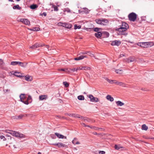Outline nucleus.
<instances>
[{
    "mask_svg": "<svg viewBox=\"0 0 154 154\" xmlns=\"http://www.w3.org/2000/svg\"><path fill=\"white\" fill-rule=\"evenodd\" d=\"M129 28L128 24L125 22H122V25L120 26V27L117 29L116 30L120 32L125 31Z\"/></svg>",
    "mask_w": 154,
    "mask_h": 154,
    "instance_id": "obj_1",
    "label": "nucleus"
},
{
    "mask_svg": "<svg viewBox=\"0 0 154 154\" xmlns=\"http://www.w3.org/2000/svg\"><path fill=\"white\" fill-rule=\"evenodd\" d=\"M6 132L17 137L23 138L24 137V135L23 134L14 131H11L10 132Z\"/></svg>",
    "mask_w": 154,
    "mask_h": 154,
    "instance_id": "obj_2",
    "label": "nucleus"
},
{
    "mask_svg": "<svg viewBox=\"0 0 154 154\" xmlns=\"http://www.w3.org/2000/svg\"><path fill=\"white\" fill-rule=\"evenodd\" d=\"M128 17L130 20L133 22H134L137 18V15L134 12H132L129 14Z\"/></svg>",
    "mask_w": 154,
    "mask_h": 154,
    "instance_id": "obj_3",
    "label": "nucleus"
},
{
    "mask_svg": "<svg viewBox=\"0 0 154 154\" xmlns=\"http://www.w3.org/2000/svg\"><path fill=\"white\" fill-rule=\"evenodd\" d=\"M87 69L88 70H90L91 69V68L89 67H85V66H82V67H78L77 68L75 69V68L72 69H71V70L73 72L76 71H77L79 70H82V69Z\"/></svg>",
    "mask_w": 154,
    "mask_h": 154,
    "instance_id": "obj_4",
    "label": "nucleus"
},
{
    "mask_svg": "<svg viewBox=\"0 0 154 154\" xmlns=\"http://www.w3.org/2000/svg\"><path fill=\"white\" fill-rule=\"evenodd\" d=\"M59 25L63 26V27H65L67 29H70L72 27V25L69 23H59Z\"/></svg>",
    "mask_w": 154,
    "mask_h": 154,
    "instance_id": "obj_5",
    "label": "nucleus"
},
{
    "mask_svg": "<svg viewBox=\"0 0 154 154\" xmlns=\"http://www.w3.org/2000/svg\"><path fill=\"white\" fill-rule=\"evenodd\" d=\"M89 98L90 99V101L91 102H97L99 100L98 98L94 97L92 95H90Z\"/></svg>",
    "mask_w": 154,
    "mask_h": 154,
    "instance_id": "obj_6",
    "label": "nucleus"
},
{
    "mask_svg": "<svg viewBox=\"0 0 154 154\" xmlns=\"http://www.w3.org/2000/svg\"><path fill=\"white\" fill-rule=\"evenodd\" d=\"M20 22L24 23L25 25H30V22L27 19H20Z\"/></svg>",
    "mask_w": 154,
    "mask_h": 154,
    "instance_id": "obj_7",
    "label": "nucleus"
},
{
    "mask_svg": "<svg viewBox=\"0 0 154 154\" xmlns=\"http://www.w3.org/2000/svg\"><path fill=\"white\" fill-rule=\"evenodd\" d=\"M53 145L55 146H58L59 147H65L66 148L67 147V146L61 143H54L52 144Z\"/></svg>",
    "mask_w": 154,
    "mask_h": 154,
    "instance_id": "obj_8",
    "label": "nucleus"
},
{
    "mask_svg": "<svg viewBox=\"0 0 154 154\" xmlns=\"http://www.w3.org/2000/svg\"><path fill=\"white\" fill-rule=\"evenodd\" d=\"M121 42L119 41L115 40L112 42L111 45L113 46L116 45L119 46L121 44Z\"/></svg>",
    "mask_w": 154,
    "mask_h": 154,
    "instance_id": "obj_9",
    "label": "nucleus"
},
{
    "mask_svg": "<svg viewBox=\"0 0 154 154\" xmlns=\"http://www.w3.org/2000/svg\"><path fill=\"white\" fill-rule=\"evenodd\" d=\"M66 115H67L70 116H72L74 117H76L78 118H80V115L78 114H71L66 113L65 114Z\"/></svg>",
    "mask_w": 154,
    "mask_h": 154,
    "instance_id": "obj_10",
    "label": "nucleus"
},
{
    "mask_svg": "<svg viewBox=\"0 0 154 154\" xmlns=\"http://www.w3.org/2000/svg\"><path fill=\"white\" fill-rule=\"evenodd\" d=\"M47 95H41L39 97V99L40 100H46L48 98Z\"/></svg>",
    "mask_w": 154,
    "mask_h": 154,
    "instance_id": "obj_11",
    "label": "nucleus"
},
{
    "mask_svg": "<svg viewBox=\"0 0 154 154\" xmlns=\"http://www.w3.org/2000/svg\"><path fill=\"white\" fill-rule=\"evenodd\" d=\"M55 135L58 138H61V139H66V136H64L60 134L57 133H55Z\"/></svg>",
    "mask_w": 154,
    "mask_h": 154,
    "instance_id": "obj_12",
    "label": "nucleus"
},
{
    "mask_svg": "<svg viewBox=\"0 0 154 154\" xmlns=\"http://www.w3.org/2000/svg\"><path fill=\"white\" fill-rule=\"evenodd\" d=\"M25 79L29 82H31L32 80V76L29 75H26L25 77Z\"/></svg>",
    "mask_w": 154,
    "mask_h": 154,
    "instance_id": "obj_13",
    "label": "nucleus"
},
{
    "mask_svg": "<svg viewBox=\"0 0 154 154\" xmlns=\"http://www.w3.org/2000/svg\"><path fill=\"white\" fill-rule=\"evenodd\" d=\"M18 64L21 67H25L27 64V63L18 62Z\"/></svg>",
    "mask_w": 154,
    "mask_h": 154,
    "instance_id": "obj_14",
    "label": "nucleus"
},
{
    "mask_svg": "<svg viewBox=\"0 0 154 154\" xmlns=\"http://www.w3.org/2000/svg\"><path fill=\"white\" fill-rule=\"evenodd\" d=\"M15 76L19 77L20 78H21L22 77H24V76L22 75V74L19 72H15L13 74Z\"/></svg>",
    "mask_w": 154,
    "mask_h": 154,
    "instance_id": "obj_15",
    "label": "nucleus"
},
{
    "mask_svg": "<svg viewBox=\"0 0 154 154\" xmlns=\"http://www.w3.org/2000/svg\"><path fill=\"white\" fill-rule=\"evenodd\" d=\"M102 33L100 32H99L95 33L94 35L96 37L99 38L102 36Z\"/></svg>",
    "mask_w": 154,
    "mask_h": 154,
    "instance_id": "obj_16",
    "label": "nucleus"
},
{
    "mask_svg": "<svg viewBox=\"0 0 154 154\" xmlns=\"http://www.w3.org/2000/svg\"><path fill=\"white\" fill-rule=\"evenodd\" d=\"M135 59L133 57H129L126 59V62L129 63L134 61L135 60Z\"/></svg>",
    "mask_w": 154,
    "mask_h": 154,
    "instance_id": "obj_17",
    "label": "nucleus"
},
{
    "mask_svg": "<svg viewBox=\"0 0 154 154\" xmlns=\"http://www.w3.org/2000/svg\"><path fill=\"white\" fill-rule=\"evenodd\" d=\"M146 47H149L153 45L154 43L152 42H146Z\"/></svg>",
    "mask_w": 154,
    "mask_h": 154,
    "instance_id": "obj_18",
    "label": "nucleus"
},
{
    "mask_svg": "<svg viewBox=\"0 0 154 154\" xmlns=\"http://www.w3.org/2000/svg\"><path fill=\"white\" fill-rule=\"evenodd\" d=\"M25 94H21L20 95V97L21 101H23L26 98V97L25 96Z\"/></svg>",
    "mask_w": 154,
    "mask_h": 154,
    "instance_id": "obj_19",
    "label": "nucleus"
},
{
    "mask_svg": "<svg viewBox=\"0 0 154 154\" xmlns=\"http://www.w3.org/2000/svg\"><path fill=\"white\" fill-rule=\"evenodd\" d=\"M106 99L111 102H112L114 100L113 98L110 95H107L106 97Z\"/></svg>",
    "mask_w": 154,
    "mask_h": 154,
    "instance_id": "obj_20",
    "label": "nucleus"
},
{
    "mask_svg": "<svg viewBox=\"0 0 154 154\" xmlns=\"http://www.w3.org/2000/svg\"><path fill=\"white\" fill-rule=\"evenodd\" d=\"M146 42H142V43H140L137 44V45L138 46H140L141 47H143V48H146Z\"/></svg>",
    "mask_w": 154,
    "mask_h": 154,
    "instance_id": "obj_21",
    "label": "nucleus"
},
{
    "mask_svg": "<svg viewBox=\"0 0 154 154\" xmlns=\"http://www.w3.org/2000/svg\"><path fill=\"white\" fill-rule=\"evenodd\" d=\"M72 143L74 145L79 144H80V142L78 141L77 139L75 138H74V140L72 141Z\"/></svg>",
    "mask_w": 154,
    "mask_h": 154,
    "instance_id": "obj_22",
    "label": "nucleus"
},
{
    "mask_svg": "<svg viewBox=\"0 0 154 154\" xmlns=\"http://www.w3.org/2000/svg\"><path fill=\"white\" fill-rule=\"evenodd\" d=\"M117 105L118 106H122L124 105V103L120 101H118L116 102Z\"/></svg>",
    "mask_w": 154,
    "mask_h": 154,
    "instance_id": "obj_23",
    "label": "nucleus"
},
{
    "mask_svg": "<svg viewBox=\"0 0 154 154\" xmlns=\"http://www.w3.org/2000/svg\"><path fill=\"white\" fill-rule=\"evenodd\" d=\"M95 22L96 23L98 24H100V25H102V19H96L95 20Z\"/></svg>",
    "mask_w": 154,
    "mask_h": 154,
    "instance_id": "obj_24",
    "label": "nucleus"
},
{
    "mask_svg": "<svg viewBox=\"0 0 154 154\" xmlns=\"http://www.w3.org/2000/svg\"><path fill=\"white\" fill-rule=\"evenodd\" d=\"M102 25H105L106 24L108 23V20H107L102 19Z\"/></svg>",
    "mask_w": 154,
    "mask_h": 154,
    "instance_id": "obj_25",
    "label": "nucleus"
},
{
    "mask_svg": "<svg viewBox=\"0 0 154 154\" xmlns=\"http://www.w3.org/2000/svg\"><path fill=\"white\" fill-rule=\"evenodd\" d=\"M117 85H119L120 86H122L124 87H126V85L125 83L121 82H117Z\"/></svg>",
    "mask_w": 154,
    "mask_h": 154,
    "instance_id": "obj_26",
    "label": "nucleus"
},
{
    "mask_svg": "<svg viewBox=\"0 0 154 154\" xmlns=\"http://www.w3.org/2000/svg\"><path fill=\"white\" fill-rule=\"evenodd\" d=\"M82 9V12L86 14L88 13L89 12V10L88 8H84Z\"/></svg>",
    "mask_w": 154,
    "mask_h": 154,
    "instance_id": "obj_27",
    "label": "nucleus"
},
{
    "mask_svg": "<svg viewBox=\"0 0 154 154\" xmlns=\"http://www.w3.org/2000/svg\"><path fill=\"white\" fill-rule=\"evenodd\" d=\"M148 129V127L145 124L143 125L142 126V129L146 131Z\"/></svg>",
    "mask_w": 154,
    "mask_h": 154,
    "instance_id": "obj_28",
    "label": "nucleus"
},
{
    "mask_svg": "<svg viewBox=\"0 0 154 154\" xmlns=\"http://www.w3.org/2000/svg\"><path fill=\"white\" fill-rule=\"evenodd\" d=\"M37 7V5L35 4H33L30 6V8L32 9H34Z\"/></svg>",
    "mask_w": 154,
    "mask_h": 154,
    "instance_id": "obj_29",
    "label": "nucleus"
},
{
    "mask_svg": "<svg viewBox=\"0 0 154 154\" xmlns=\"http://www.w3.org/2000/svg\"><path fill=\"white\" fill-rule=\"evenodd\" d=\"M13 8L14 9H17L20 10V9H21V8L20 7H19V5H16L14 6L13 7Z\"/></svg>",
    "mask_w": 154,
    "mask_h": 154,
    "instance_id": "obj_30",
    "label": "nucleus"
},
{
    "mask_svg": "<svg viewBox=\"0 0 154 154\" xmlns=\"http://www.w3.org/2000/svg\"><path fill=\"white\" fill-rule=\"evenodd\" d=\"M78 99L80 100H84L85 98L83 95H80L78 96Z\"/></svg>",
    "mask_w": 154,
    "mask_h": 154,
    "instance_id": "obj_31",
    "label": "nucleus"
},
{
    "mask_svg": "<svg viewBox=\"0 0 154 154\" xmlns=\"http://www.w3.org/2000/svg\"><path fill=\"white\" fill-rule=\"evenodd\" d=\"M80 118L81 119L84 120L85 121L89 122V119L88 118H85L84 117H83L82 116H81L80 115V118Z\"/></svg>",
    "mask_w": 154,
    "mask_h": 154,
    "instance_id": "obj_32",
    "label": "nucleus"
},
{
    "mask_svg": "<svg viewBox=\"0 0 154 154\" xmlns=\"http://www.w3.org/2000/svg\"><path fill=\"white\" fill-rule=\"evenodd\" d=\"M103 34L105 35V36L106 37H108L109 35V33L107 32H103Z\"/></svg>",
    "mask_w": 154,
    "mask_h": 154,
    "instance_id": "obj_33",
    "label": "nucleus"
},
{
    "mask_svg": "<svg viewBox=\"0 0 154 154\" xmlns=\"http://www.w3.org/2000/svg\"><path fill=\"white\" fill-rule=\"evenodd\" d=\"M18 62L17 61H12L11 62V65L14 66L18 64Z\"/></svg>",
    "mask_w": 154,
    "mask_h": 154,
    "instance_id": "obj_34",
    "label": "nucleus"
},
{
    "mask_svg": "<svg viewBox=\"0 0 154 154\" xmlns=\"http://www.w3.org/2000/svg\"><path fill=\"white\" fill-rule=\"evenodd\" d=\"M82 59H82V56H81L79 57H77L75 58H74V60H82Z\"/></svg>",
    "mask_w": 154,
    "mask_h": 154,
    "instance_id": "obj_35",
    "label": "nucleus"
},
{
    "mask_svg": "<svg viewBox=\"0 0 154 154\" xmlns=\"http://www.w3.org/2000/svg\"><path fill=\"white\" fill-rule=\"evenodd\" d=\"M122 147L120 146L119 145H118L116 144L115 145V149L117 150H119V149Z\"/></svg>",
    "mask_w": 154,
    "mask_h": 154,
    "instance_id": "obj_36",
    "label": "nucleus"
},
{
    "mask_svg": "<svg viewBox=\"0 0 154 154\" xmlns=\"http://www.w3.org/2000/svg\"><path fill=\"white\" fill-rule=\"evenodd\" d=\"M36 45H37V48L40 47L45 45L44 44H40L38 43H36Z\"/></svg>",
    "mask_w": 154,
    "mask_h": 154,
    "instance_id": "obj_37",
    "label": "nucleus"
},
{
    "mask_svg": "<svg viewBox=\"0 0 154 154\" xmlns=\"http://www.w3.org/2000/svg\"><path fill=\"white\" fill-rule=\"evenodd\" d=\"M81 26L79 25L77 26L76 24H75L74 25V29H79L81 28Z\"/></svg>",
    "mask_w": 154,
    "mask_h": 154,
    "instance_id": "obj_38",
    "label": "nucleus"
},
{
    "mask_svg": "<svg viewBox=\"0 0 154 154\" xmlns=\"http://www.w3.org/2000/svg\"><path fill=\"white\" fill-rule=\"evenodd\" d=\"M30 48L32 49H34L36 48H37V45H36V43L34 45L30 46Z\"/></svg>",
    "mask_w": 154,
    "mask_h": 154,
    "instance_id": "obj_39",
    "label": "nucleus"
},
{
    "mask_svg": "<svg viewBox=\"0 0 154 154\" xmlns=\"http://www.w3.org/2000/svg\"><path fill=\"white\" fill-rule=\"evenodd\" d=\"M31 30L34 31H38L40 30V28L38 27H35L33 28V29Z\"/></svg>",
    "mask_w": 154,
    "mask_h": 154,
    "instance_id": "obj_40",
    "label": "nucleus"
},
{
    "mask_svg": "<svg viewBox=\"0 0 154 154\" xmlns=\"http://www.w3.org/2000/svg\"><path fill=\"white\" fill-rule=\"evenodd\" d=\"M52 7L54 8V11H57L58 10V8L56 6L54 5L52 6Z\"/></svg>",
    "mask_w": 154,
    "mask_h": 154,
    "instance_id": "obj_41",
    "label": "nucleus"
},
{
    "mask_svg": "<svg viewBox=\"0 0 154 154\" xmlns=\"http://www.w3.org/2000/svg\"><path fill=\"white\" fill-rule=\"evenodd\" d=\"M88 53H89V51L82 52H80L78 54L79 55H80L81 54H87Z\"/></svg>",
    "mask_w": 154,
    "mask_h": 154,
    "instance_id": "obj_42",
    "label": "nucleus"
},
{
    "mask_svg": "<svg viewBox=\"0 0 154 154\" xmlns=\"http://www.w3.org/2000/svg\"><path fill=\"white\" fill-rule=\"evenodd\" d=\"M116 73L118 74H122V70L118 69L116 71Z\"/></svg>",
    "mask_w": 154,
    "mask_h": 154,
    "instance_id": "obj_43",
    "label": "nucleus"
},
{
    "mask_svg": "<svg viewBox=\"0 0 154 154\" xmlns=\"http://www.w3.org/2000/svg\"><path fill=\"white\" fill-rule=\"evenodd\" d=\"M24 117V116L23 115H20L17 116V119H22L23 117Z\"/></svg>",
    "mask_w": 154,
    "mask_h": 154,
    "instance_id": "obj_44",
    "label": "nucleus"
},
{
    "mask_svg": "<svg viewBox=\"0 0 154 154\" xmlns=\"http://www.w3.org/2000/svg\"><path fill=\"white\" fill-rule=\"evenodd\" d=\"M105 79L107 81V82L111 84H112V82H113V81H112V80H110L108 78H105Z\"/></svg>",
    "mask_w": 154,
    "mask_h": 154,
    "instance_id": "obj_45",
    "label": "nucleus"
},
{
    "mask_svg": "<svg viewBox=\"0 0 154 154\" xmlns=\"http://www.w3.org/2000/svg\"><path fill=\"white\" fill-rule=\"evenodd\" d=\"M0 137L1 139H3V141H5L6 140V138L5 137V136L3 135L1 136Z\"/></svg>",
    "mask_w": 154,
    "mask_h": 154,
    "instance_id": "obj_46",
    "label": "nucleus"
},
{
    "mask_svg": "<svg viewBox=\"0 0 154 154\" xmlns=\"http://www.w3.org/2000/svg\"><path fill=\"white\" fill-rule=\"evenodd\" d=\"M63 84L66 87H68L69 85V84L66 82H63Z\"/></svg>",
    "mask_w": 154,
    "mask_h": 154,
    "instance_id": "obj_47",
    "label": "nucleus"
},
{
    "mask_svg": "<svg viewBox=\"0 0 154 154\" xmlns=\"http://www.w3.org/2000/svg\"><path fill=\"white\" fill-rule=\"evenodd\" d=\"M23 103L24 104L28 105L29 104V102H28V101L26 100L24 101V100L23 101H22Z\"/></svg>",
    "mask_w": 154,
    "mask_h": 154,
    "instance_id": "obj_48",
    "label": "nucleus"
},
{
    "mask_svg": "<svg viewBox=\"0 0 154 154\" xmlns=\"http://www.w3.org/2000/svg\"><path fill=\"white\" fill-rule=\"evenodd\" d=\"M90 128L94 129L96 130H97V129L98 128L96 127L93 126H90Z\"/></svg>",
    "mask_w": 154,
    "mask_h": 154,
    "instance_id": "obj_49",
    "label": "nucleus"
},
{
    "mask_svg": "<svg viewBox=\"0 0 154 154\" xmlns=\"http://www.w3.org/2000/svg\"><path fill=\"white\" fill-rule=\"evenodd\" d=\"M88 55L90 56L95 57L94 54L91 53L90 51H89V53H88Z\"/></svg>",
    "mask_w": 154,
    "mask_h": 154,
    "instance_id": "obj_50",
    "label": "nucleus"
},
{
    "mask_svg": "<svg viewBox=\"0 0 154 154\" xmlns=\"http://www.w3.org/2000/svg\"><path fill=\"white\" fill-rule=\"evenodd\" d=\"M99 29L100 28H94V31L96 32H98V31H99Z\"/></svg>",
    "mask_w": 154,
    "mask_h": 154,
    "instance_id": "obj_51",
    "label": "nucleus"
},
{
    "mask_svg": "<svg viewBox=\"0 0 154 154\" xmlns=\"http://www.w3.org/2000/svg\"><path fill=\"white\" fill-rule=\"evenodd\" d=\"M105 152L103 151H100L99 152V153L101 154H105Z\"/></svg>",
    "mask_w": 154,
    "mask_h": 154,
    "instance_id": "obj_52",
    "label": "nucleus"
},
{
    "mask_svg": "<svg viewBox=\"0 0 154 154\" xmlns=\"http://www.w3.org/2000/svg\"><path fill=\"white\" fill-rule=\"evenodd\" d=\"M121 32V34L122 35H127V33L126 32H125V31H123Z\"/></svg>",
    "mask_w": 154,
    "mask_h": 154,
    "instance_id": "obj_53",
    "label": "nucleus"
},
{
    "mask_svg": "<svg viewBox=\"0 0 154 154\" xmlns=\"http://www.w3.org/2000/svg\"><path fill=\"white\" fill-rule=\"evenodd\" d=\"M97 130L101 131H103L105 130L104 129L101 128H98L97 129Z\"/></svg>",
    "mask_w": 154,
    "mask_h": 154,
    "instance_id": "obj_54",
    "label": "nucleus"
},
{
    "mask_svg": "<svg viewBox=\"0 0 154 154\" xmlns=\"http://www.w3.org/2000/svg\"><path fill=\"white\" fill-rule=\"evenodd\" d=\"M32 99L31 97L29 95L28 97L27 98V100L28 101L29 100H31Z\"/></svg>",
    "mask_w": 154,
    "mask_h": 154,
    "instance_id": "obj_55",
    "label": "nucleus"
},
{
    "mask_svg": "<svg viewBox=\"0 0 154 154\" xmlns=\"http://www.w3.org/2000/svg\"><path fill=\"white\" fill-rule=\"evenodd\" d=\"M3 63V60L1 59H0V65H2Z\"/></svg>",
    "mask_w": 154,
    "mask_h": 154,
    "instance_id": "obj_56",
    "label": "nucleus"
},
{
    "mask_svg": "<svg viewBox=\"0 0 154 154\" xmlns=\"http://www.w3.org/2000/svg\"><path fill=\"white\" fill-rule=\"evenodd\" d=\"M58 70L59 71H65L66 72V71L65 69H58Z\"/></svg>",
    "mask_w": 154,
    "mask_h": 154,
    "instance_id": "obj_57",
    "label": "nucleus"
},
{
    "mask_svg": "<svg viewBox=\"0 0 154 154\" xmlns=\"http://www.w3.org/2000/svg\"><path fill=\"white\" fill-rule=\"evenodd\" d=\"M112 81H113V82H112V83H114L115 84H117L118 81L115 80H112Z\"/></svg>",
    "mask_w": 154,
    "mask_h": 154,
    "instance_id": "obj_58",
    "label": "nucleus"
},
{
    "mask_svg": "<svg viewBox=\"0 0 154 154\" xmlns=\"http://www.w3.org/2000/svg\"><path fill=\"white\" fill-rule=\"evenodd\" d=\"M13 118L14 119H17V116H15L13 117Z\"/></svg>",
    "mask_w": 154,
    "mask_h": 154,
    "instance_id": "obj_59",
    "label": "nucleus"
},
{
    "mask_svg": "<svg viewBox=\"0 0 154 154\" xmlns=\"http://www.w3.org/2000/svg\"><path fill=\"white\" fill-rule=\"evenodd\" d=\"M82 59H83L84 58H87V57L86 56L84 55H82Z\"/></svg>",
    "mask_w": 154,
    "mask_h": 154,
    "instance_id": "obj_60",
    "label": "nucleus"
},
{
    "mask_svg": "<svg viewBox=\"0 0 154 154\" xmlns=\"http://www.w3.org/2000/svg\"><path fill=\"white\" fill-rule=\"evenodd\" d=\"M81 124V125H82L83 126H85H85H86V124H85V123H82Z\"/></svg>",
    "mask_w": 154,
    "mask_h": 154,
    "instance_id": "obj_61",
    "label": "nucleus"
},
{
    "mask_svg": "<svg viewBox=\"0 0 154 154\" xmlns=\"http://www.w3.org/2000/svg\"><path fill=\"white\" fill-rule=\"evenodd\" d=\"M124 56V54H120V57H123V56Z\"/></svg>",
    "mask_w": 154,
    "mask_h": 154,
    "instance_id": "obj_62",
    "label": "nucleus"
},
{
    "mask_svg": "<svg viewBox=\"0 0 154 154\" xmlns=\"http://www.w3.org/2000/svg\"><path fill=\"white\" fill-rule=\"evenodd\" d=\"M43 14L44 16H46V13L45 12H44V13H43Z\"/></svg>",
    "mask_w": 154,
    "mask_h": 154,
    "instance_id": "obj_63",
    "label": "nucleus"
},
{
    "mask_svg": "<svg viewBox=\"0 0 154 154\" xmlns=\"http://www.w3.org/2000/svg\"><path fill=\"white\" fill-rule=\"evenodd\" d=\"M82 11H80V10H79V13H82V12H82Z\"/></svg>",
    "mask_w": 154,
    "mask_h": 154,
    "instance_id": "obj_64",
    "label": "nucleus"
}]
</instances>
